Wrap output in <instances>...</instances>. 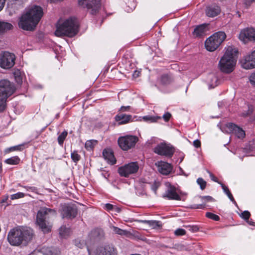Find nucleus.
I'll return each mask as SVG.
<instances>
[{
  "mask_svg": "<svg viewBox=\"0 0 255 255\" xmlns=\"http://www.w3.org/2000/svg\"><path fill=\"white\" fill-rule=\"evenodd\" d=\"M42 15V8L39 6L33 5L20 17L18 26L24 30L32 31L36 26Z\"/></svg>",
  "mask_w": 255,
  "mask_h": 255,
  "instance_id": "1",
  "label": "nucleus"
},
{
  "mask_svg": "<svg viewBox=\"0 0 255 255\" xmlns=\"http://www.w3.org/2000/svg\"><path fill=\"white\" fill-rule=\"evenodd\" d=\"M237 49L233 46H228L219 62L220 70L225 73H230L234 69L237 60Z\"/></svg>",
  "mask_w": 255,
  "mask_h": 255,
  "instance_id": "2",
  "label": "nucleus"
},
{
  "mask_svg": "<svg viewBox=\"0 0 255 255\" xmlns=\"http://www.w3.org/2000/svg\"><path fill=\"white\" fill-rule=\"evenodd\" d=\"M33 236V230L29 228L13 229L9 232L7 240L11 245L19 246L23 242L26 244L29 242Z\"/></svg>",
  "mask_w": 255,
  "mask_h": 255,
  "instance_id": "3",
  "label": "nucleus"
},
{
  "mask_svg": "<svg viewBox=\"0 0 255 255\" xmlns=\"http://www.w3.org/2000/svg\"><path fill=\"white\" fill-rule=\"evenodd\" d=\"M78 28L76 19L71 17L63 22H58L55 35L58 37L66 36L71 37L77 33Z\"/></svg>",
  "mask_w": 255,
  "mask_h": 255,
  "instance_id": "4",
  "label": "nucleus"
},
{
  "mask_svg": "<svg viewBox=\"0 0 255 255\" xmlns=\"http://www.w3.org/2000/svg\"><path fill=\"white\" fill-rule=\"evenodd\" d=\"M56 214L55 210L46 207L41 208L38 211L36 216V224L43 233H48L50 231L51 226L47 221V219L51 216H55Z\"/></svg>",
  "mask_w": 255,
  "mask_h": 255,
  "instance_id": "5",
  "label": "nucleus"
},
{
  "mask_svg": "<svg viewBox=\"0 0 255 255\" xmlns=\"http://www.w3.org/2000/svg\"><path fill=\"white\" fill-rule=\"evenodd\" d=\"M226 37L225 32L219 31L213 34L206 39L205 46L209 51H214L223 42Z\"/></svg>",
  "mask_w": 255,
  "mask_h": 255,
  "instance_id": "6",
  "label": "nucleus"
},
{
  "mask_svg": "<svg viewBox=\"0 0 255 255\" xmlns=\"http://www.w3.org/2000/svg\"><path fill=\"white\" fill-rule=\"evenodd\" d=\"M89 255H117L115 248L110 245L99 246L95 249L88 247Z\"/></svg>",
  "mask_w": 255,
  "mask_h": 255,
  "instance_id": "7",
  "label": "nucleus"
},
{
  "mask_svg": "<svg viewBox=\"0 0 255 255\" xmlns=\"http://www.w3.org/2000/svg\"><path fill=\"white\" fill-rule=\"evenodd\" d=\"M15 56L8 51L0 53V67L4 69H9L15 64Z\"/></svg>",
  "mask_w": 255,
  "mask_h": 255,
  "instance_id": "8",
  "label": "nucleus"
},
{
  "mask_svg": "<svg viewBox=\"0 0 255 255\" xmlns=\"http://www.w3.org/2000/svg\"><path fill=\"white\" fill-rule=\"evenodd\" d=\"M138 140L136 136L126 135L119 137L118 142L121 149L127 151L133 147Z\"/></svg>",
  "mask_w": 255,
  "mask_h": 255,
  "instance_id": "9",
  "label": "nucleus"
},
{
  "mask_svg": "<svg viewBox=\"0 0 255 255\" xmlns=\"http://www.w3.org/2000/svg\"><path fill=\"white\" fill-rule=\"evenodd\" d=\"M139 169V165L137 162H131L125 164L118 168V173L120 176L128 177L131 174L136 173Z\"/></svg>",
  "mask_w": 255,
  "mask_h": 255,
  "instance_id": "10",
  "label": "nucleus"
},
{
  "mask_svg": "<svg viewBox=\"0 0 255 255\" xmlns=\"http://www.w3.org/2000/svg\"><path fill=\"white\" fill-rule=\"evenodd\" d=\"M78 4L87 8L92 14L97 13L101 7L100 0H78Z\"/></svg>",
  "mask_w": 255,
  "mask_h": 255,
  "instance_id": "11",
  "label": "nucleus"
},
{
  "mask_svg": "<svg viewBox=\"0 0 255 255\" xmlns=\"http://www.w3.org/2000/svg\"><path fill=\"white\" fill-rule=\"evenodd\" d=\"M221 129L224 132L234 134L239 138H243L245 135V132L241 128L231 123L227 124Z\"/></svg>",
  "mask_w": 255,
  "mask_h": 255,
  "instance_id": "12",
  "label": "nucleus"
},
{
  "mask_svg": "<svg viewBox=\"0 0 255 255\" xmlns=\"http://www.w3.org/2000/svg\"><path fill=\"white\" fill-rule=\"evenodd\" d=\"M154 151L158 155L170 158L173 155L175 149L170 144H167L165 143H160L154 148Z\"/></svg>",
  "mask_w": 255,
  "mask_h": 255,
  "instance_id": "13",
  "label": "nucleus"
},
{
  "mask_svg": "<svg viewBox=\"0 0 255 255\" xmlns=\"http://www.w3.org/2000/svg\"><path fill=\"white\" fill-rule=\"evenodd\" d=\"M15 87L13 83L7 80H1L0 81V95L9 97L14 92Z\"/></svg>",
  "mask_w": 255,
  "mask_h": 255,
  "instance_id": "14",
  "label": "nucleus"
},
{
  "mask_svg": "<svg viewBox=\"0 0 255 255\" xmlns=\"http://www.w3.org/2000/svg\"><path fill=\"white\" fill-rule=\"evenodd\" d=\"M239 38L245 43L249 41L255 42V29L253 28L243 29L239 35Z\"/></svg>",
  "mask_w": 255,
  "mask_h": 255,
  "instance_id": "15",
  "label": "nucleus"
},
{
  "mask_svg": "<svg viewBox=\"0 0 255 255\" xmlns=\"http://www.w3.org/2000/svg\"><path fill=\"white\" fill-rule=\"evenodd\" d=\"M242 66L246 69L255 68V50L245 56L242 61Z\"/></svg>",
  "mask_w": 255,
  "mask_h": 255,
  "instance_id": "16",
  "label": "nucleus"
},
{
  "mask_svg": "<svg viewBox=\"0 0 255 255\" xmlns=\"http://www.w3.org/2000/svg\"><path fill=\"white\" fill-rule=\"evenodd\" d=\"M61 214L63 218L73 219L77 215V209L73 205H65L62 208Z\"/></svg>",
  "mask_w": 255,
  "mask_h": 255,
  "instance_id": "17",
  "label": "nucleus"
},
{
  "mask_svg": "<svg viewBox=\"0 0 255 255\" xmlns=\"http://www.w3.org/2000/svg\"><path fill=\"white\" fill-rule=\"evenodd\" d=\"M104 231L101 229L92 230L89 234L88 240L89 243H94L101 240L104 237Z\"/></svg>",
  "mask_w": 255,
  "mask_h": 255,
  "instance_id": "18",
  "label": "nucleus"
},
{
  "mask_svg": "<svg viewBox=\"0 0 255 255\" xmlns=\"http://www.w3.org/2000/svg\"><path fill=\"white\" fill-rule=\"evenodd\" d=\"M115 120L118 123L119 125H125L133 121L131 115L122 113H119L115 117Z\"/></svg>",
  "mask_w": 255,
  "mask_h": 255,
  "instance_id": "19",
  "label": "nucleus"
},
{
  "mask_svg": "<svg viewBox=\"0 0 255 255\" xmlns=\"http://www.w3.org/2000/svg\"><path fill=\"white\" fill-rule=\"evenodd\" d=\"M155 164L157 166L158 171L163 175L169 174L172 170V165L166 162L160 161Z\"/></svg>",
  "mask_w": 255,
  "mask_h": 255,
  "instance_id": "20",
  "label": "nucleus"
},
{
  "mask_svg": "<svg viewBox=\"0 0 255 255\" xmlns=\"http://www.w3.org/2000/svg\"><path fill=\"white\" fill-rule=\"evenodd\" d=\"M164 198L169 200H180V196L177 193L174 187L170 186L165 193L163 195Z\"/></svg>",
  "mask_w": 255,
  "mask_h": 255,
  "instance_id": "21",
  "label": "nucleus"
},
{
  "mask_svg": "<svg viewBox=\"0 0 255 255\" xmlns=\"http://www.w3.org/2000/svg\"><path fill=\"white\" fill-rule=\"evenodd\" d=\"M103 156L109 163L114 165L116 163V158L111 149H105L103 151Z\"/></svg>",
  "mask_w": 255,
  "mask_h": 255,
  "instance_id": "22",
  "label": "nucleus"
},
{
  "mask_svg": "<svg viewBox=\"0 0 255 255\" xmlns=\"http://www.w3.org/2000/svg\"><path fill=\"white\" fill-rule=\"evenodd\" d=\"M221 11L219 6L216 5H212L207 7L206 10V15L209 17H215L218 15Z\"/></svg>",
  "mask_w": 255,
  "mask_h": 255,
  "instance_id": "23",
  "label": "nucleus"
},
{
  "mask_svg": "<svg viewBox=\"0 0 255 255\" xmlns=\"http://www.w3.org/2000/svg\"><path fill=\"white\" fill-rule=\"evenodd\" d=\"M208 24H203L197 26L194 30L193 35L196 37L202 36L205 34L207 31Z\"/></svg>",
  "mask_w": 255,
  "mask_h": 255,
  "instance_id": "24",
  "label": "nucleus"
},
{
  "mask_svg": "<svg viewBox=\"0 0 255 255\" xmlns=\"http://www.w3.org/2000/svg\"><path fill=\"white\" fill-rule=\"evenodd\" d=\"M138 222L148 225L152 229H157L161 227V222L155 220H138Z\"/></svg>",
  "mask_w": 255,
  "mask_h": 255,
  "instance_id": "25",
  "label": "nucleus"
},
{
  "mask_svg": "<svg viewBox=\"0 0 255 255\" xmlns=\"http://www.w3.org/2000/svg\"><path fill=\"white\" fill-rule=\"evenodd\" d=\"M42 252L46 255H60V251L57 248H43Z\"/></svg>",
  "mask_w": 255,
  "mask_h": 255,
  "instance_id": "26",
  "label": "nucleus"
},
{
  "mask_svg": "<svg viewBox=\"0 0 255 255\" xmlns=\"http://www.w3.org/2000/svg\"><path fill=\"white\" fill-rule=\"evenodd\" d=\"M242 115L245 117H250L251 120H255V111L252 106H249L248 111L243 112Z\"/></svg>",
  "mask_w": 255,
  "mask_h": 255,
  "instance_id": "27",
  "label": "nucleus"
},
{
  "mask_svg": "<svg viewBox=\"0 0 255 255\" xmlns=\"http://www.w3.org/2000/svg\"><path fill=\"white\" fill-rule=\"evenodd\" d=\"M73 243H74V245L76 247H77L78 248H80V249H83L86 246L87 247V249H88V247H89V248H91L89 247V244L90 243H89V241L88 240H87V242L86 243V242H85V241L84 240H82L81 239H77L73 241Z\"/></svg>",
  "mask_w": 255,
  "mask_h": 255,
  "instance_id": "28",
  "label": "nucleus"
},
{
  "mask_svg": "<svg viewBox=\"0 0 255 255\" xmlns=\"http://www.w3.org/2000/svg\"><path fill=\"white\" fill-rule=\"evenodd\" d=\"M12 27V25L10 23L4 21H0V33L11 29Z\"/></svg>",
  "mask_w": 255,
  "mask_h": 255,
  "instance_id": "29",
  "label": "nucleus"
},
{
  "mask_svg": "<svg viewBox=\"0 0 255 255\" xmlns=\"http://www.w3.org/2000/svg\"><path fill=\"white\" fill-rule=\"evenodd\" d=\"M144 186V183L139 182H137L135 185L136 194L138 195H144L145 194Z\"/></svg>",
  "mask_w": 255,
  "mask_h": 255,
  "instance_id": "30",
  "label": "nucleus"
},
{
  "mask_svg": "<svg viewBox=\"0 0 255 255\" xmlns=\"http://www.w3.org/2000/svg\"><path fill=\"white\" fill-rule=\"evenodd\" d=\"M221 187L222 188V189L223 190L225 193L228 196L230 200L236 205H237V203L236 201L235 200L232 194L230 192L229 189L224 184L221 183Z\"/></svg>",
  "mask_w": 255,
  "mask_h": 255,
  "instance_id": "31",
  "label": "nucleus"
},
{
  "mask_svg": "<svg viewBox=\"0 0 255 255\" xmlns=\"http://www.w3.org/2000/svg\"><path fill=\"white\" fill-rule=\"evenodd\" d=\"M208 80L211 88H214L217 86L218 78L215 75L210 74Z\"/></svg>",
  "mask_w": 255,
  "mask_h": 255,
  "instance_id": "32",
  "label": "nucleus"
},
{
  "mask_svg": "<svg viewBox=\"0 0 255 255\" xmlns=\"http://www.w3.org/2000/svg\"><path fill=\"white\" fill-rule=\"evenodd\" d=\"M161 119V117L159 116H145L142 117L144 121L148 123H155Z\"/></svg>",
  "mask_w": 255,
  "mask_h": 255,
  "instance_id": "33",
  "label": "nucleus"
},
{
  "mask_svg": "<svg viewBox=\"0 0 255 255\" xmlns=\"http://www.w3.org/2000/svg\"><path fill=\"white\" fill-rule=\"evenodd\" d=\"M70 234V230L69 228H67L66 226H62L59 229L60 236L62 238H66L68 237Z\"/></svg>",
  "mask_w": 255,
  "mask_h": 255,
  "instance_id": "34",
  "label": "nucleus"
},
{
  "mask_svg": "<svg viewBox=\"0 0 255 255\" xmlns=\"http://www.w3.org/2000/svg\"><path fill=\"white\" fill-rule=\"evenodd\" d=\"M112 229L115 233L119 235L127 236L129 234L128 231L122 230L117 227L112 226Z\"/></svg>",
  "mask_w": 255,
  "mask_h": 255,
  "instance_id": "35",
  "label": "nucleus"
},
{
  "mask_svg": "<svg viewBox=\"0 0 255 255\" xmlns=\"http://www.w3.org/2000/svg\"><path fill=\"white\" fill-rule=\"evenodd\" d=\"M20 159L17 156L11 157L5 160V162L8 164L16 165L19 163Z\"/></svg>",
  "mask_w": 255,
  "mask_h": 255,
  "instance_id": "36",
  "label": "nucleus"
},
{
  "mask_svg": "<svg viewBox=\"0 0 255 255\" xmlns=\"http://www.w3.org/2000/svg\"><path fill=\"white\" fill-rule=\"evenodd\" d=\"M7 98V97L0 95V112H3L5 109Z\"/></svg>",
  "mask_w": 255,
  "mask_h": 255,
  "instance_id": "37",
  "label": "nucleus"
},
{
  "mask_svg": "<svg viewBox=\"0 0 255 255\" xmlns=\"http://www.w3.org/2000/svg\"><path fill=\"white\" fill-rule=\"evenodd\" d=\"M67 131L64 130L58 136L57 140L59 145H62L63 144L64 140L67 136Z\"/></svg>",
  "mask_w": 255,
  "mask_h": 255,
  "instance_id": "38",
  "label": "nucleus"
},
{
  "mask_svg": "<svg viewBox=\"0 0 255 255\" xmlns=\"http://www.w3.org/2000/svg\"><path fill=\"white\" fill-rule=\"evenodd\" d=\"M13 75L18 83H20L22 82L21 74L20 70L18 69L14 70Z\"/></svg>",
  "mask_w": 255,
  "mask_h": 255,
  "instance_id": "39",
  "label": "nucleus"
},
{
  "mask_svg": "<svg viewBox=\"0 0 255 255\" xmlns=\"http://www.w3.org/2000/svg\"><path fill=\"white\" fill-rule=\"evenodd\" d=\"M96 143H97L96 140H88L86 142L85 146V148L87 150H90L94 147V145Z\"/></svg>",
  "mask_w": 255,
  "mask_h": 255,
  "instance_id": "40",
  "label": "nucleus"
},
{
  "mask_svg": "<svg viewBox=\"0 0 255 255\" xmlns=\"http://www.w3.org/2000/svg\"><path fill=\"white\" fill-rule=\"evenodd\" d=\"M161 83L163 85H167L171 82V78L167 75H164L161 77Z\"/></svg>",
  "mask_w": 255,
  "mask_h": 255,
  "instance_id": "41",
  "label": "nucleus"
},
{
  "mask_svg": "<svg viewBox=\"0 0 255 255\" xmlns=\"http://www.w3.org/2000/svg\"><path fill=\"white\" fill-rule=\"evenodd\" d=\"M71 157L72 160L75 163H77L80 159V155L78 153L77 151H74L71 152Z\"/></svg>",
  "mask_w": 255,
  "mask_h": 255,
  "instance_id": "42",
  "label": "nucleus"
},
{
  "mask_svg": "<svg viewBox=\"0 0 255 255\" xmlns=\"http://www.w3.org/2000/svg\"><path fill=\"white\" fill-rule=\"evenodd\" d=\"M206 216L208 218L212 219L216 221H218L220 220V217L219 216L210 212H207L206 214Z\"/></svg>",
  "mask_w": 255,
  "mask_h": 255,
  "instance_id": "43",
  "label": "nucleus"
},
{
  "mask_svg": "<svg viewBox=\"0 0 255 255\" xmlns=\"http://www.w3.org/2000/svg\"><path fill=\"white\" fill-rule=\"evenodd\" d=\"M25 196V194L22 192H18L17 193L11 195L10 198L11 200H15L23 198Z\"/></svg>",
  "mask_w": 255,
  "mask_h": 255,
  "instance_id": "44",
  "label": "nucleus"
},
{
  "mask_svg": "<svg viewBox=\"0 0 255 255\" xmlns=\"http://www.w3.org/2000/svg\"><path fill=\"white\" fill-rule=\"evenodd\" d=\"M197 183L200 185V188L204 190L206 186V182L202 178H199L197 180Z\"/></svg>",
  "mask_w": 255,
  "mask_h": 255,
  "instance_id": "45",
  "label": "nucleus"
},
{
  "mask_svg": "<svg viewBox=\"0 0 255 255\" xmlns=\"http://www.w3.org/2000/svg\"><path fill=\"white\" fill-rule=\"evenodd\" d=\"M250 216L251 214L249 211H245L242 213L241 217L247 221L249 220Z\"/></svg>",
  "mask_w": 255,
  "mask_h": 255,
  "instance_id": "46",
  "label": "nucleus"
},
{
  "mask_svg": "<svg viewBox=\"0 0 255 255\" xmlns=\"http://www.w3.org/2000/svg\"><path fill=\"white\" fill-rule=\"evenodd\" d=\"M174 234L176 236H182L185 235L186 231L184 229L179 228L175 231Z\"/></svg>",
  "mask_w": 255,
  "mask_h": 255,
  "instance_id": "47",
  "label": "nucleus"
},
{
  "mask_svg": "<svg viewBox=\"0 0 255 255\" xmlns=\"http://www.w3.org/2000/svg\"><path fill=\"white\" fill-rule=\"evenodd\" d=\"M249 81L251 84L255 87V72L253 73L249 77Z\"/></svg>",
  "mask_w": 255,
  "mask_h": 255,
  "instance_id": "48",
  "label": "nucleus"
},
{
  "mask_svg": "<svg viewBox=\"0 0 255 255\" xmlns=\"http://www.w3.org/2000/svg\"><path fill=\"white\" fill-rule=\"evenodd\" d=\"M27 191H30L34 193H37V188L34 186H23Z\"/></svg>",
  "mask_w": 255,
  "mask_h": 255,
  "instance_id": "49",
  "label": "nucleus"
},
{
  "mask_svg": "<svg viewBox=\"0 0 255 255\" xmlns=\"http://www.w3.org/2000/svg\"><path fill=\"white\" fill-rule=\"evenodd\" d=\"M130 109L131 107L129 106H122L119 110V112L122 113L123 112H128L130 110Z\"/></svg>",
  "mask_w": 255,
  "mask_h": 255,
  "instance_id": "50",
  "label": "nucleus"
},
{
  "mask_svg": "<svg viewBox=\"0 0 255 255\" xmlns=\"http://www.w3.org/2000/svg\"><path fill=\"white\" fill-rule=\"evenodd\" d=\"M171 117V114L169 112L165 113L162 116V118L165 122H168Z\"/></svg>",
  "mask_w": 255,
  "mask_h": 255,
  "instance_id": "51",
  "label": "nucleus"
},
{
  "mask_svg": "<svg viewBox=\"0 0 255 255\" xmlns=\"http://www.w3.org/2000/svg\"><path fill=\"white\" fill-rule=\"evenodd\" d=\"M189 230L192 232H196L199 230V228L197 226H189Z\"/></svg>",
  "mask_w": 255,
  "mask_h": 255,
  "instance_id": "52",
  "label": "nucleus"
},
{
  "mask_svg": "<svg viewBox=\"0 0 255 255\" xmlns=\"http://www.w3.org/2000/svg\"><path fill=\"white\" fill-rule=\"evenodd\" d=\"M21 146L20 145L12 146L9 148L10 151L21 150Z\"/></svg>",
  "mask_w": 255,
  "mask_h": 255,
  "instance_id": "53",
  "label": "nucleus"
},
{
  "mask_svg": "<svg viewBox=\"0 0 255 255\" xmlns=\"http://www.w3.org/2000/svg\"><path fill=\"white\" fill-rule=\"evenodd\" d=\"M193 145L196 147L198 148L201 146L200 141L198 139H196L193 141Z\"/></svg>",
  "mask_w": 255,
  "mask_h": 255,
  "instance_id": "54",
  "label": "nucleus"
},
{
  "mask_svg": "<svg viewBox=\"0 0 255 255\" xmlns=\"http://www.w3.org/2000/svg\"><path fill=\"white\" fill-rule=\"evenodd\" d=\"M132 2V3L131 4V7H130V9H128V10H132L133 9H134L135 7V3L134 2H133V0H129L128 2V4H129V3H131Z\"/></svg>",
  "mask_w": 255,
  "mask_h": 255,
  "instance_id": "55",
  "label": "nucleus"
},
{
  "mask_svg": "<svg viewBox=\"0 0 255 255\" xmlns=\"http://www.w3.org/2000/svg\"><path fill=\"white\" fill-rule=\"evenodd\" d=\"M105 209L108 211L112 210L113 209V205L109 203L105 204Z\"/></svg>",
  "mask_w": 255,
  "mask_h": 255,
  "instance_id": "56",
  "label": "nucleus"
},
{
  "mask_svg": "<svg viewBox=\"0 0 255 255\" xmlns=\"http://www.w3.org/2000/svg\"><path fill=\"white\" fill-rule=\"evenodd\" d=\"M202 200H205L207 201H213V198L210 196H203V197H202Z\"/></svg>",
  "mask_w": 255,
  "mask_h": 255,
  "instance_id": "57",
  "label": "nucleus"
},
{
  "mask_svg": "<svg viewBox=\"0 0 255 255\" xmlns=\"http://www.w3.org/2000/svg\"><path fill=\"white\" fill-rule=\"evenodd\" d=\"M210 177L211 179L213 181H215V182H218L219 184H221V182H219L218 181V179H217V177H215V176H214L212 173H210Z\"/></svg>",
  "mask_w": 255,
  "mask_h": 255,
  "instance_id": "58",
  "label": "nucleus"
},
{
  "mask_svg": "<svg viewBox=\"0 0 255 255\" xmlns=\"http://www.w3.org/2000/svg\"><path fill=\"white\" fill-rule=\"evenodd\" d=\"M5 0H0V11H1L5 4Z\"/></svg>",
  "mask_w": 255,
  "mask_h": 255,
  "instance_id": "59",
  "label": "nucleus"
},
{
  "mask_svg": "<svg viewBox=\"0 0 255 255\" xmlns=\"http://www.w3.org/2000/svg\"><path fill=\"white\" fill-rule=\"evenodd\" d=\"M139 73L140 72L139 71H135L133 74V76L134 77H137L138 76Z\"/></svg>",
  "mask_w": 255,
  "mask_h": 255,
  "instance_id": "60",
  "label": "nucleus"
},
{
  "mask_svg": "<svg viewBox=\"0 0 255 255\" xmlns=\"http://www.w3.org/2000/svg\"><path fill=\"white\" fill-rule=\"evenodd\" d=\"M247 222L251 225L255 226V223L253 222L249 221V220L247 221Z\"/></svg>",
  "mask_w": 255,
  "mask_h": 255,
  "instance_id": "61",
  "label": "nucleus"
},
{
  "mask_svg": "<svg viewBox=\"0 0 255 255\" xmlns=\"http://www.w3.org/2000/svg\"><path fill=\"white\" fill-rule=\"evenodd\" d=\"M203 208H204V205H197V207H196V208H200V209H203Z\"/></svg>",
  "mask_w": 255,
  "mask_h": 255,
  "instance_id": "62",
  "label": "nucleus"
},
{
  "mask_svg": "<svg viewBox=\"0 0 255 255\" xmlns=\"http://www.w3.org/2000/svg\"><path fill=\"white\" fill-rule=\"evenodd\" d=\"M152 189L154 191V192H156V187L153 186V187H152Z\"/></svg>",
  "mask_w": 255,
  "mask_h": 255,
  "instance_id": "63",
  "label": "nucleus"
},
{
  "mask_svg": "<svg viewBox=\"0 0 255 255\" xmlns=\"http://www.w3.org/2000/svg\"><path fill=\"white\" fill-rule=\"evenodd\" d=\"M1 170H2V167H1V164H0V173L1 172Z\"/></svg>",
  "mask_w": 255,
  "mask_h": 255,
  "instance_id": "64",
  "label": "nucleus"
}]
</instances>
